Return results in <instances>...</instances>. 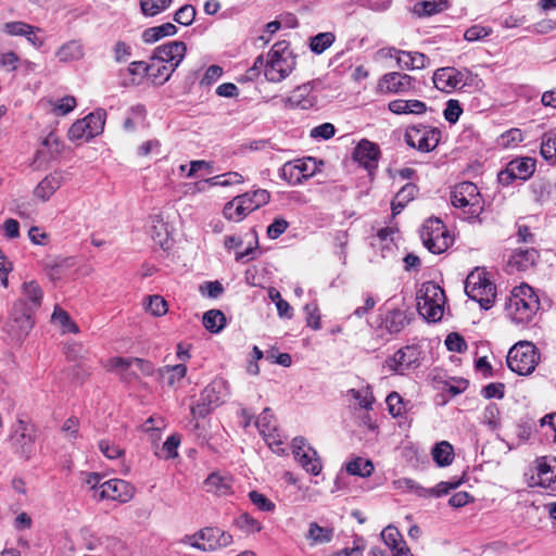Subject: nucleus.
Listing matches in <instances>:
<instances>
[{"mask_svg":"<svg viewBox=\"0 0 556 556\" xmlns=\"http://www.w3.org/2000/svg\"><path fill=\"white\" fill-rule=\"evenodd\" d=\"M540 308V300L533 289L522 283L515 287L505 303L506 316L516 325L530 324Z\"/></svg>","mask_w":556,"mask_h":556,"instance_id":"1","label":"nucleus"},{"mask_svg":"<svg viewBox=\"0 0 556 556\" xmlns=\"http://www.w3.org/2000/svg\"><path fill=\"white\" fill-rule=\"evenodd\" d=\"M43 291L36 280L24 281L21 298L13 304L12 318L27 333L33 328V315L41 306Z\"/></svg>","mask_w":556,"mask_h":556,"instance_id":"2","label":"nucleus"},{"mask_svg":"<svg viewBox=\"0 0 556 556\" xmlns=\"http://www.w3.org/2000/svg\"><path fill=\"white\" fill-rule=\"evenodd\" d=\"M450 199L452 205L460 211V216L466 220H476L483 212L484 201L473 182L457 184L452 189Z\"/></svg>","mask_w":556,"mask_h":556,"instance_id":"3","label":"nucleus"},{"mask_svg":"<svg viewBox=\"0 0 556 556\" xmlns=\"http://www.w3.org/2000/svg\"><path fill=\"white\" fill-rule=\"evenodd\" d=\"M295 67V58L285 40L276 42L269 50L265 64V77L270 83L286 79Z\"/></svg>","mask_w":556,"mask_h":556,"instance_id":"4","label":"nucleus"},{"mask_svg":"<svg viewBox=\"0 0 556 556\" xmlns=\"http://www.w3.org/2000/svg\"><path fill=\"white\" fill-rule=\"evenodd\" d=\"M445 301L444 290L433 281H426L417 292L418 313L429 323L440 321Z\"/></svg>","mask_w":556,"mask_h":556,"instance_id":"5","label":"nucleus"},{"mask_svg":"<svg viewBox=\"0 0 556 556\" xmlns=\"http://www.w3.org/2000/svg\"><path fill=\"white\" fill-rule=\"evenodd\" d=\"M465 292L484 309L491 308L496 298L495 285L490 280L489 274L480 268H476L467 276Z\"/></svg>","mask_w":556,"mask_h":556,"instance_id":"6","label":"nucleus"},{"mask_svg":"<svg viewBox=\"0 0 556 556\" xmlns=\"http://www.w3.org/2000/svg\"><path fill=\"white\" fill-rule=\"evenodd\" d=\"M229 384L224 378L213 379L201 392L198 403L191 406V414L204 418L213 409L220 406L229 396Z\"/></svg>","mask_w":556,"mask_h":556,"instance_id":"7","label":"nucleus"},{"mask_svg":"<svg viewBox=\"0 0 556 556\" xmlns=\"http://www.w3.org/2000/svg\"><path fill=\"white\" fill-rule=\"evenodd\" d=\"M540 361L536 346L529 341L517 342L507 354V366L520 376L530 375Z\"/></svg>","mask_w":556,"mask_h":556,"instance_id":"8","label":"nucleus"},{"mask_svg":"<svg viewBox=\"0 0 556 556\" xmlns=\"http://www.w3.org/2000/svg\"><path fill=\"white\" fill-rule=\"evenodd\" d=\"M420 238L425 248L433 254L445 252L453 243L450 231L439 218H429L424 223Z\"/></svg>","mask_w":556,"mask_h":556,"instance_id":"9","label":"nucleus"},{"mask_svg":"<svg viewBox=\"0 0 556 556\" xmlns=\"http://www.w3.org/2000/svg\"><path fill=\"white\" fill-rule=\"evenodd\" d=\"M105 112L98 110L86 117L76 121L68 129V139L72 141H88L103 131Z\"/></svg>","mask_w":556,"mask_h":556,"instance_id":"10","label":"nucleus"},{"mask_svg":"<svg viewBox=\"0 0 556 556\" xmlns=\"http://www.w3.org/2000/svg\"><path fill=\"white\" fill-rule=\"evenodd\" d=\"M441 139V131L431 126L417 125L406 130V143L420 152H430L434 150Z\"/></svg>","mask_w":556,"mask_h":556,"instance_id":"11","label":"nucleus"},{"mask_svg":"<svg viewBox=\"0 0 556 556\" xmlns=\"http://www.w3.org/2000/svg\"><path fill=\"white\" fill-rule=\"evenodd\" d=\"M35 439L33 425L18 419L12 426L9 441L15 453L28 458L34 451Z\"/></svg>","mask_w":556,"mask_h":556,"instance_id":"12","label":"nucleus"},{"mask_svg":"<svg viewBox=\"0 0 556 556\" xmlns=\"http://www.w3.org/2000/svg\"><path fill=\"white\" fill-rule=\"evenodd\" d=\"M292 454L300 466L308 473L317 476L321 471V462L314 450L303 437L292 440Z\"/></svg>","mask_w":556,"mask_h":556,"instance_id":"13","label":"nucleus"},{"mask_svg":"<svg viewBox=\"0 0 556 556\" xmlns=\"http://www.w3.org/2000/svg\"><path fill=\"white\" fill-rule=\"evenodd\" d=\"M316 161L313 157L287 162L280 169V177L291 185H300L316 172Z\"/></svg>","mask_w":556,"mask_h":556,"instance_id":"14","label":"nucleus"},{"mask_svg":"<svg viewBox=\"0 0 556 556\" xmlns=\"http://www.w3.org/2000/svg\"><path fill=\"white\" fill-rule=\"evenodd\" d=\"M535 170V160L519 157L511 160L506 168L498 173L497 179L502 185H509L515 179L527 180Z\"/></svg>","mask_w":556,"mask_h":556,"instance_id":"15","label":"nucleus"},{"mask_svg":"<svg viewBox=\"0 0 556 556\" xmlns=\"http://www.w3.org/2000/svg\"><path fill=\"white\" fill-rule=\"evenodd\" d=\"M420 365V351L414 345H407L396 351L392 357L387 359L390 370L403 375L407 370L417 368Z\"/></svg>","mask_w":556,"mask_h":556,"instance_id":"16","label":"nucleus"},{"mask_svg":"<svg viewBox=\"0 0 556 556\" xmlns=\"http://www.w3.org/2000/svg\"><path fill=\"white\" fill-rule=\"evenodd\" d=\"M469 72H460L455 67H441L438 68L432 77L433 84L437 89L450 93L457 88L466 85V77Z\"/></svg>","mask_w":556,"mask_h":556,"instance_id":"17","label":"nucleus"},{"mask_svg":"<svg viewBox=\"0 0 556 556\" xmlns=\"http://www.w3.org/2000/svg\"><path fill=\"white\" fill-rule=\"evenodd\" d=\"M415 83L416 79L410 75L391 72L380 78L378 87L387 93H405L415 89Z\"/></svg>","mask_w":556,"mask_h":556,"instance_id":"18","label":"nucleus"},{"mask_svg":"<svg viewBox=\"0 0 556 556\" xmlns=\"http://www.w3.org/2000/svg\"><path fill=\"white\" fill-rule=\"evenodd\" d=\"M194 538L201 539V551H216L232 543V535L217 527L201 529Z\"/></svg>","mask_w":556,"mask_h":556,"instance_id":"19","label":"nucleus"},{"mask_svg":"<svg viewBox=\"0 0 556 556\" xmlns=\"http://www.w3.org/2000/svg\"><path fill=\"white\" fill-rule=\"evenodd\" d=\"M187 52V46L184 41H169L156 47L153 51V56L168 65L173 64L175 70L182 62Z\"/></svg>","mask_w":556,"mask_h":556,"instance_id":"20","label":"nucleus"},{"mask_svg":"<svg viewBox=\"0 0 556 556\" xmlns=\"http://www.w3.org/2000/svg\"><path fill=\"white\" fill-rule=\"evenodd\" d=\"M379 147L366 139L359 141L353 152V159L368 170L375 169L379 160Z\"/></svg>","mask_w":556,"mask_h":556,"instance_id":"21","label":"nucleus"},{"mask_svg":"<svg viewBox=\"0 0 556 556\" xmlns=\"http://www.w3.org/2000/svg\"><path fill=\"white\" fill-rule=\"evenodd\" d=\"M317 103V96L314 93L311 84H304L296 87L287 99V104L290 108L301 110H308Z\"/></svg>","mask_w":556,"mask_h":556,"instance_id":"22","label":"nucleus"},{"mask_svg":"<svg viewBox=\"0 0 556 556\" xmlns=\"http://www.w3.org/2000/svg\"><path fill=\"white\" fill-rule=\"evenodd\" d=\"M539 252L533 249H516L509 256L508 266L517 271H526L534 266Z\"/></svg>","mask_w":556,"mask_h":556,"instance_id":"23","label":"nucleus"},{"mask_svg":"<svg viewBox=\"0 0 556 556\" xmlns=\"http://www.w3.org/2000/svg\"><path fill=\"white\" fill-rule=\"evenodd\" d=\"M63 177L61 173L54 172L47 175L34 189V195L46 202L62 186Z\"/></svg>","mask_w":556,"mask_h":556,"instance_id":"24","label":"nucleus"},{"mask_svg":"<svg viewBox=\"0 0 556 556\" xmlns=\"http://www.w3.org/2000/svg\"><path fill=\"white\" fill-rule=\"evenodd\" d=\"M388 109L397 115L401 114H415V115H421L427 111V105L425 102L420 100H404V99H396L388 104Z\"/></svg>","mask_w":556,"mask_h":556,"instance_id":"25","label":"nucleus"},{"mask_svg":"<svg viewBox=\"0 0 556 556\" xmlns=\"http://www.w3.org/2000/svg\"><path fill=\"white\" fill-rule=\"evenodd\" d=\"M160 379L168 387L175 388L187 375V366L185 364L166 365L157 370Z\"/></svg>","mask_w":556,"mask_h":556,"instance_id":"26","label":"nucleus"},{"mask_svg":"<svg viewBox=\"0 0 556 556\" xmlns=\"http://www.w3.org/2000/svg\"><path fill=\"white\" fill-rule=\"evenodd\" d=\"M334 530L331 527H321L317 522H311L305 535L309 545H321L332 541Z\"/></svg>","mask_w":556,"mask_h":556,"instance_id":"27","label":"nucleus"},{"mask_svg":"<svg viewBox=\"0 0 556 556\" xmlns=\"http://www.w3.org/2000/svg\"><path fill=\"white\" fill-rule=\"evenodd\" d=\"M175 71L176 70L175 67H173V64L168 65L164 62H161L153 55L151 56L148 75L152 78V80L155 84L163 85L170 78Z\"/></svg>","mask_w":556,"mask_h":556,"instance_id":"28","label":"nucleus"},{"mask_svg":"<svg viewBox=\"0 0 556 556\" xmlns=\"http://www.w3.org/2000/svg\"><path fill=\"white\" fill-rule=\"evenodd\" d=\"M93 498L98 501H112L119 504L129 502L134 492L132 489H93Z\"/></svg>","mask_w":556,"mask_h":556,"instance_id":"29","label":"nucleus"},{"mask_svg":"<svg viewBox=\"0 0 556 556\" xmlns=\"http://www.w3.org/2000/svg\"><path fill=\"white\" fill-rule=\"evenodd\" d=\"M60 62H72L84 56V46L79 40H70L62 45L55 52Z\"/></svg>","mask_w":556,"mask_h":556,"instance_id":"30","label":"nucleus"},{"mask_svg":"<svg viewBox=\"0 0 556 556\" xmlns=\"http://www.w3.org/2000/svg\"><path fill=\"white\" fill-rule=\"evenodd\" d=\"M176 33L177 27L173 23H164L144 29L141 38L144 43H154L164 37L174 36Z\"/></svg>","mask_w":556,"mask_h":556,"instance_id":"31","label":"nucleus"},{"mask_svg":"<svg viewBox=\"0 0 556 556\" xmlns=\"http://www.w3.org/2000/svg\"><path fill=\"white\" fill-rule=\"evenodd\" d=\"M239 197L241 199V203L247 206L249 213H252L253 211L267 204L270 200V194L265 189H257L253 192H247Z\"/></svg>","mask_w":556,"mask_h":556,"instance_id":"32","label":"nucleus"},{"mask_svg":"<svg viewBox=\"0 0 556 556\" xmlns=\"http://www.w3.org/2000/svg\"><path fill=\"white\" fill-rule=\"evenodd\" d=\"M408 324L407 314L402 309H392L384 317V326L390 333L401 332Z\"/></svg>","mask_w":556,"mask_h":556,"instance_id":"33","label":"nucleus"},{"mask_svg":"<svg viewBox=\"0 0 556 556\" xmlns=\"http://www.w3.org/2000/svg\"><path fill=\"white\" fill-rule=\"evenodd\" d=\"M417 193V187L414 184H406L395 194L392 201V214L397 215L410 202Z\"/></svg>","mask_w":556,"mask_h":556,"instance_id":"34","label":"nucleus"},{"mask_svg":"<svg viewBox=\"0 0 556 556\" xmlns=\"http://www.w3.org/2000/svg\"><path fill=\"white\" fill-rule=\"evenodd\" d=\"M447 0H421L414 5V13L419 16H431L447 9Z\"/></svg>","mask_w":556,"mask_h":556,"instance_id":"35","label":"nucleus"},{"mask_svg":"<svg viewBox=\"0 0 556 556\" xmlns=\"http://www.w3.org/2000/svg\"><path fill=\"white\" fill-rule=\"evenodd\" d=\"M180 445V435L177 433L172 434L166 441L160 446L156 445L154 454L160 459H173L178 456V447Z\"/></svg>","mask_w":556,"mask_h":556,"instance_id":"36","label":"nucleus"},{"mask_svg":"<svg viewBox=\"0 0 556 556\" xmlns=\"http://www.w3.org/2000/svg\"><path fill=\"white\" fill-rule=\"evenodd\" d=\"M431 455L438 466L445 467L454 459V448L447 441H441L433 446Z\"/></svg>","mask_w":556,"mask_h":556,"instance_id":"37","label":"nucleus"},{"mask_svg":"<svg viewBox=\"0 0 556 556\" xmlns=\"http://www.w3.org/2000/svg\"><path fill=\"white\" fill-rule=\"evenodd\" d=\"M223 214L226 219L238 223L245 218L250 213L248 212L247 206L241 203V199L238 195L225 204Z\"/></svg>","mask_w":556,"mask_h":556,"instance_id":"38","label":"nucleus"},{"mask_svg":"<svg viewBox=\"0 0 556 556\" xmlns=\"http://www.w3.org/2000/svg\"><path fill=\"white\" fill-rule=\"evenodd\" d=\"M150 235L155 244L160 245L162 249H165L169 235L167 224L163 220L161 215H154L152 217Z\"/></svg>","mask_w":556,"mask_h":556,"instance_id":"39","label":"nucleus"},{"mask_svg":"<svg viewBox=\"0 0 556 556\" xmlns=\"http://www.w3.org/2000/svg\"><path fill=\"white\" fill-rule=\"evenodd\" d=\"M131 358L132 357H112L108 361V368L109 370L121 375L124 379L137 378V375L130 371V368L132 367Z\"/></svg>","mask_w":556,"mask_h":556,"instance_id":"40","label":"nucleus"},{"mask_svg":"<svg viewBox=\"0 0 556 556\" xmlns=\"http://www.w3.org/2000/svg\"><path fill=\"white\" fill-rule=\"evenodd\" d=\"M226 318L223 312L211 309L203 315V326L211 332L217 333L225 327Z\"/></svg>","mask_w":556,"mask_h":556,"instance_id":"41","label":"nucleus"},{"mask_svg":"<svg viewBox=\"0 0 556 556\" xmlns=\"http://www.w3.org/2000/svg\"><path fill=\"white\" fill-rule=\"evenodd\" d=\"M540 152L544 160L556 163V132L548 131L542 136Z\"/></svg>","mask_w":556,"mask_h":556,"instance_id":"42","label":"nucleus"},{"mask_svg":"<svg viewBox=\"0 0 556 556\" xmlns=\"http://www.w3.org/2000/svg\"><path fill=\"white\" fill-rule=\"evenodd\" d=\"M243 181V177L241 174L237 172H228L223 175H217L202 181L204 185H208L211 187H228L237 184H241Z\"/></svg>","mask_w":556,"mask_h":556,"instance_id":"43","label":"nucleus"},{"mask_svg":"<svg viewBox=\"0 0 556 556\" xmlns=\"http://www.w3.org/2000/svg\"><path fill=\"white\" fill-rule=\"evenodd\" d=\"M346 471L353 476L368 477L374 471V465L369 459L356 457L346 464Z\"/></svg>","mask_w":556,"mask_h":556,"instance_id":"44","label":"nucleus"},{"mask_svg":"<svg viewBox=\"0 0 556 556\" xmlns=\"http://www.w3.org/2000/svg\"><path fill=\"white\" fill-rule=\"evenodd\" d=\"M255 426L258 429L261 435H270L269 431H276V419L269 408H265L262 412L255 421Z\"/></svg>","mask_w":556,"mask_h":556,"instance_id":"45","label":"nucleus"},{"mask_svg":"<svg viewBox=\"0 0 556 556\" xmlns=\"http://www.w3.org/2000/svg\"><path fill=\"white\" fill-rule=\"evenodd\" d=\"M51 319L53 323L61 325L62 328L64 329V331L72 332V333L78 332V327L71 319L68 313L59 306L54 307Z\"/></svg>","mask_w":556,"mask_h":556,"instance_id":"46","label":"nucleus"},{"mask_svg":"<svg viewBox=\"0 0 556 556\" xmlns=\"http://www.w3.org/2000/svg\"><path fill=\"white\" fill-rule=\"evenodd\" d=\"M235 522L239 529L247 533L260 532L263 529L262 523L248 513L240 514Z\"/></svg>","mask_w":556,"mask_h":556,"instance_id":"47","label":"nucleus"},{"mask_svg":"<svg viewBox=\"0 0 556 556\" xmlns=\"http://www.w3.org/2000/svg\"><path fill=\"white\" fill-rule=\"evenodd\" d=\"M334 39V35L330 31L319 33L311 38V50L320 54L333 43Z\"/></svg>","mask_w":556,"mask_h":556,"instance_id":"48","label":"nucleus"},{"mask_svg":"<svg viewBox=\"0 0 556 556\" xmlns=\"http://www.w3.org/2000/svg\"><path fill=\"white\" fill-rule=\"evenodd\" d=\"M172 0H140V8L144 15L155 16L166 10Z\"/></svg>","mask_w":556,"mask_h":556,"instance_id":"49","label":"nucleus"},{"mask_svg":"<svg viewBox=\"0 0 556 556\" xmlns=\"http://www.w3.org/2000/svg\"><path fill=\"white\" fill-rule=\"evenodd\" d=\"M381 539L391 551L405 543L400 531L393 526H388L382 530Z\"/></svg>","mask_w":556,"mask_h":556,"instance_id":"50","label":"nucleus"},{"mask_svg":"<svg viewBox=\"0 0 556 556\" xmlns=\"http://www.w3.org/2000/svg\"><path fill=\"white\" fill-rule=\"evenodd\" d=\"M144 117L146 109L143 105L132 106L128 113V116L124 121V129L127 131L134 130L138 124L143 122Z\"/></svg>","mask_w":556,"mask_h":556,"instance_id":"51","label":"nucleus"},{"mask_svg":"<svg viewBox=\"0 0 556 556\" xmlns=\"http://www.w3.org/2000/svg\"><path fill=\"white\" fill-rule=\"evenodd\" d=\"M492 28L480 24L472 25L464 33V39L469 42L480 41L492 34Z\"/></svg>","mask_w":556,"mask_h":556,"instance_id":"52","label":"nucleus"},{"mask_svg":"<svg viewBox=\"0 0 556 556\" xmlns=\"http://www.w3.org/2000/svg\"><path fill=\"white\" fill-rule=\"evenodd\" d=\"M146 309L154 316H163L167 312V303L160 295H150L144 304Z\"/></svg>","mask_w":556,"mask_h":556,"instance_id":"53","label":"nucleus"},{"mask_svg":"<svg viewBox=\"0 0 556 556\" xmlns=\"http://www.w3.org/2000/svg\"><path fill=\"white\" fill-rule=\"evenodd\" d=\"M249 498L254 506L261 511H274L276 505L269 498H267L264 494L253 490L249 493Z\"/></svg>","mask_w":556,"mask_h":556,"instance_id":"54","label":"nucleus"},{"mask_svg":"<svg viewBox=\"0 0 556 556\" xmlns=\"http://www.w3.org/2000/svg\"><path fill=\"white\" fill-rule=\"evenodd\" d=\"M195 18V9L191 4L182 5L174 15V21L180 25L189 26Z\"/></svg>","mask_w":556,"mask_h":556,"instance_id":"55","label":"nucleus"},{"mask_svg":"<svg viewBox=\"0 0 556 556\" xmlns=\"http://www.w3.org/2000/svg\"><path fill=\"white\" fill-rule=\"evenodd\" d=\"M482 421L488 425L491 430H495L500 427V409L495 404H490L484 408Z\"/></svg>","mask_w":556,"mask_h":556,"instance_id":"56","label":"nucleus"},{"mask_svg":"<svg viewBox=\"0 0 556 556\" xmlns=\"http://www.w3.org/2000/svg\"><path fill=\"white\" fill-rule=\"evenodd\" d=\"M30 24L22 21L8 22L3 25V31L10 36L30 35Z\"/></svg>","mask_w":556,"mask_h":556,"instance_id":"57","label":"nucleus"},{"mask_svg":"<svg viewBox=\"0 0 556 556\" xmlns=\"http://www.w3.org/2000/svg\"><path fill=\"white\" fill-rule=\"evenodd\" d=\"M388 410L393 417H399L404 412L403 399L397 392H391L386 400Z\"/></svg>","mask_w":556,"mask_h":556,"instance_id":"58","label":"nucleus"},{"mask_svg":"<svg viewBox=\"0 0 556 556\" xmlns=\"http://www.w3.org/2000/svg\"><path fill=\"white\" fill-rule=\"evenodd\" d=\"M269 434L270 435L262 437L264 438L270 450L278 455L283 454L286 450L283 447L285 441L281 434L278 432L277 429L276 431H269Z\"/></svg>","mask_w":556,"mask_h":556,"instance_id":"59","label":"nucleus"},{"mask_svg":"<svg viewBox=\"0 0 556 556\" xmlns=\"http://www.w3.org/2000/svg\"><path fill=\"white\" fill-rule=\"evenodd\" d=\"M445 345L447 350L452 352L462 353L467 350V343L465 339L456 332L447 334L445 339Z\"/></svg>","mask_w":556,"mask_h":556,"instance_id":"60","label":"nucleus"},{"mask_svg":"<svg viewBox=\"0 0 556 556\" xmlns=\"http://www.w3.org/2000/svg\"><path fill=\"white\" fill-rule=\"evenodd\" d=\"M76 106V99L72 96H65L60 99L53 106V112L56 115H66L72 112Z\"/></svg>","mask_w":556,"mask_h":556,"instance_id":"61","label":"nucleus"},{"mask_svg":"<svg viewBox=\"0 0 556 556\" xmlns=\"http://www.w3.org/2000/svg\"><path fill=\"white\" fill-rule=\"evenodd\" d=\"M306 313V324L314 330L320 329V315L316 304H306L304 307Z\"/></svg>","mask_w":556,"mask_h":556,"instance_id":"62","label":"nucleus"},{"mask_svg":"<svg viewBox=\"0 0 556 556\" xmlns=\"http://www.w3.org/2000/svg\"><path fill=\"white\" fill-rule=\"evenodd\" d=\"M463 113V110L459 105V102L457 100L451 99L446 103V108L443 112L445 119L451 123L455 124L460 114Z\"/></svg>","mask_w":556,"mask_h":556,"instance_id":"63","label":"nucleus"},{"mask_svg":"<svg viewBox=\"0 0 556 556\" xmlns=\"http://www.w3.org/2000/svg\"><path fill=\"white\" fill-rule=\"evenodd\" d=\"M99 448L102 452V454L109 459H116L121 457L124 453V451L118 445H115L108 440L100 441Z\"/></svg>","mask_w":556,"mask_h":556,"instance_id":"64","label":"nucleus"}]
</instances>
